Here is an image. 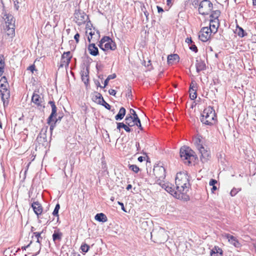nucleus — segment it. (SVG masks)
<instances>
[{
	"mask_svg": "<svg viewBox=\"0 0 256 256\" xmlns=\"http://www.w3.org/2000/svg\"><path fill=\"white\" fill-rule=\"evenodd\" d=\"M176 188L180 195L185 194L190 187L188 176L186 172H180L175 178Z\"/></svg>",
	"mask_w": 256,
	"mask_h": 256,
	"instance_id": "nucleus-1",
	"label": "nucleus"
},
{
	"mask_svg": "<svg viewBox=\"0 0 256 256\" xmlns=\"http://www.w3.org/2000/svg\"><path fill=\"white\" fill-rule=\"evenodd\" d=\"M201 122L208 126L214 124L216 122L214 110L211 106L206 108L202 114Z\"/></svg>",
	"mask_w": 256,
	"mask_h": 256,
	"instance_id": "nucleus-2",
	"label": "nucleus"
},
{
	"mask_svg": "<svg viewBox=\"0 0 256 256\" xmlns=\"http://www.w3.org/2000/svg\"><path fill=\"white\" fill-rule=\"evenodd\" d=\"M180 157L185 164H190L196 159L194 152L189 147L184 146L180 149Z\"/></svg>",
	"mask_w": 256,
	"mask_h": 256,
	"instance_id": "nucleus-3",
	"label": "nucleus"
},
{
	"mask_svg": "<svg viewBox=\"0 0 256 256\" xmlns=\"http://www.w3.org/2000/svg\"><path fill=\"white\" fill-rule=\"evenodd\" d=\"M98 46L100 49L104 51L108 50H114L116 48V44L108 36H105L100 40Z\"/></svg>",
	"mask_w": 256,
	"mask_h": 256,
	"instance_id": "nucleus-4",
	"label": "nucleus"
},
{
	"mask_svg": "<svg viewBox=\"0 0 256 256\" xmlns=\"http://www.w3.org/2000/svg\"><path fill=\"white\" fill-rule=\"evenodd\" d=\"M8 86V83L0 84V96L4 107L8 105V99L10 97V92L7 88Z\"/></svg>",
	"mask_w": 256,
	"mask_h": 256,
	"instance_id": "nucleus-5",
	"label": "nucleus"
},
{
	"mask_svg": "<svg viewBox=\"0 0 256 256\" xmlns=\"http://www.w3.org/2000/svg\"><path fill=\"white\" fill-rule=\"evenodd\" d=\"M213 8L212 4L208 0H202L198 7V12L200 14L207 15L212 11Z\"/></svg>",
	"mask_w": 256,
	"mask_h": 256,
	"instance_id": "nucleus-6",
	"label": "nucleus"
},
{
	"mask_svg": "<svg viewBox=\"0 0 256 256\" xmlns=\"http://www.w3.org/2000/svg\"><path fill=\"white\" fill-rule=\"evenodd\" d=\"M153 172L156 178H158L156 183L161 184L162 180L164 179L166 177L165 168L161 166H154Z\"/></svg>",
	"mask_w": 256,
	"mask_h": 256,
	"instance_id": "nucleus-7",
	"label": "nucleus"
},
{
	"mask_svg": "<svg viewBox=\"0 0 256 256\" xmlns=\"http://www.w3.org/2000/svg\"><path fill=\"white\" fill-rule=\"evenodd\" d=\"M162 188L164 189L168 192L170 194L174 196L176 198H182V196H180L178 190L172 187V184L170 183H164L161 182V184H160Z\"/></svg>",
	"mask_w": 256,
	"mask_h": 256,
	"instance_id": "nucleus-8",
	"label": "nucleus"
},
{
	"mask_svg": "<svg viewBox=\"0 0 256 256\" xmlns=\"http://www.w3.org/2000/svg\"><path fill=\"white\" fill-rule=\"evenodd\" d=\"M32 102L35 104L39 110L44 108L43 98L36 92H34L32 98Z\"/></svg>",
	"mask_w": 256,
	"mask_h": 256,
	"instance_id": "nucleus-9",
	"label": "nucleus"
},
{
	"mask_svg": "<svg viewBox=\"0 0 256 256\" xmlns=\"http://www.w3.org/2000/svg\"><path fill=\"white\" fill-rule=\"evenodd\" d=\"M212 30L208 27L202 28L199 32V39L204 42H207L210 38Z\"/></svg>",
	"mask_w": 256,
	"mask_h": 256,
	"instance_id": "nucleus-10",
	"label": "nucleus"
},
{
	"mask_svg": "<svg viewBox=\"0 0 256 256\" xmlns=\"http://www.w3.org/2000/svg\"><path fill=\"white\" fill-rule=\"evenodd\" d=\"M72 57L70 52H64L62 56L59 68L68 67Z\"/></svg>",
	"mask_w": 256,
	"mask_h": 256,
	"instance_id": "nucleus-11",
	"label": "nucleus"
},
{
	"mask_svg": "<svg viewBox=\"0 0 256 256\" xmlns=\"http://www.w3.org/2000/svg\"><path fill=\"white\" fill-rule=\"evenodd\" d=\"M88 18V16L83 12H78L74 14V20L78 26L84 24Z\"/></svg>",
	"mask_w": 256,
	"mask_h": 256,
	"instance_id": "nucleus-12",
	"label": "nucleus"
},
{
	"mask_svg": "<svg viewBox=\"0 0 256 256\" xmlns=\"http://www.w3.org/2000/svg\"><path fill=\"white\" fill-rule=\"evenodd\" d=\"M200 154V159L203 162H206L210 157V152L204 146L198 149Z\"/></svg>",
	"mask_w": 256,
	"mask_h": 256,
	"instance_id": "nucleus-13",
	"label": "nucleus"
},
{
	"mask_svg": "<svg viewBox=\"0 0 256 256\" xmlns=\"http://www.w3.org/2000/svg\"><path fill=\"white\" fill-rule=\"evenodd\" d=\"M125 122L129 127H132L136 125L140 130L142 129L140 121V123L137 122V120H134V118L132 116H126Z\"/></svg>",
	"mask_w": 256,
	"mask_h": 256,
	"instance_id": "nucleus-14",
	"label": "nucleus"
},
{
	"mask_svg": "<svg viewBox=\"0 0 256 256\" xmlns=\"http://www.w3.org/2000/svg\"><path fill=\"white\" fill-rule=\"evenodd\" d=\"M2 14L6 26H15V20L14 16L9 14H7L5 10H3Z\"/></svg>",
	"mask_w": 256,
	"mask_h": 256,
	"instance_id": "nucleus-15",
	"label": "nucleus"
},
{
	"mask_svg": "<svg viewBox=\"0 0 256 256\" xmlns=\"http://www.w3.org/2000/svg\"><path fill=\"white\" fill-rule=\"evenodd\" d=\"M223 236L228 239V242L236 248L240 247L241 244L236 237L228 234H225Z\"/></svg>",
	"mask_w": 256,
	"mask_h": 256,
	"instance_id": "nucleus-16",
	"label": "nucleus"
},
{
	"mask_svg": "<svg viewBox=\"0 0 256 256\" xmlns=\"http://www.w3.org/2000/svg\"><path fill=\"white\" fill-rule=\"evenodd\" d=\"M48 104L52 107V113L48 119V123L50 124L51 122H53L54 120H53V118L56 116L57 108L54 101H50Z\"/></svg>",
	"mask_w": 256,
	"mask_h": 256,
	"instance_id": "nucleus-17",
	"label": "nucleus"
},
{
	"mask_svg": "<svg viewBox=\"0 0 256 256\" xmlns=\"http://www.w3.org/2000/svg\"><path fill=\"white\" fill-rule=\"evenodd\" d=\"M32 207L34 213L38 218L39 216L42 214L43 210L42 205L38 202H35L32 204Z\"/></svg>",
	"mask_w": 256,
	"mask_h": 256,
	"instance_id": "nucleus-18",
	"label": "nucleus"
},
{
	"mask_svg": "<svg viewBox=\"0 0 256 256\" xmlns=\"http://www.w3.org/2000/svg\"><path fill=\"white\" fill-rule=\"evenodd\" d=\"M48 126L42 129L41 132L37 137V140L38 142L42 143L46 142V132H47Z\"/></svg>",
	"mask_w": 256,
	"mask_h": 256,
	"instance_id": "nucleus-19",
	"label": "nucleus"
},
{
	"mask_svg": "<svg viewBox=\"0 0 256 256\" xmlns=\"http://www.w3.org/2000/svg\"><path fill=\"white\" fill-rule=\"evenodd\" d=\"M88 50L90 54L93 56H98V48L94 44H89L88 46Z\"/></svg>",
	"mask_w": 256,
	"mask_h": 256,
	"instance_id": "nucleus-20",
	"label": "nucleus"
},
{
	"mask_svg": "<svg viewBox=\"0 0 256 256\" xmlns=\"http://www.w3.org/2000/svg\"><path fill=\"white\" fill-rule=\"evenodd\" d=\"M193 142L196 147L197 149L201 147L202 146H204V140L200 136H197L194 137L193 139Z\"/></svg>",
	"mask_w": 256,
	"mask_h": 256,
	"instance_id": "nucleus-21",
	"label": "nucleus"
},
{
	"mask_svg": "<svg viewBox=\"0 0 256 256\" xmlns=\"http://www.w3.org/2000/svg\"><path fill=\"white\" fill-rule=\"evenodd\" d=\"M179 59V56L177 54H170L168 56V62L169 64H172L178 62Z\"/></svg>",
	"mask_w": 256,
	"mask_h": 256,
	"instance_id": "nucleus-22",
	"label": "nucleus"
},
{
	"mask_svg": "<svg viewBox=\"0 0 256 256\" xmlns=\"http://www.w3.org/2000/svg\"><path fill=\"white\" fill-rule=\"evenodd\" d=\"M6 34L10 38H12L15 34V26H6Z\"/></svg>",
	"mask_w": 256,
	"mask_h": 256,
	"instance_id": "nucleus-23",
	"label": "nucleus"
},
{
	"mask_svg": "<svg viewBox=\"0 0 256 256\" xmlns=\"http://www.w3.org/2000/svg\"><path fill=\"white\" fill-rule=\"evenodd\" d=\"M218 27V21L210 20V27L208 28H210L212 30V33H216L217 32V28Z\"/></svg>",
	"mask_w": 256,
	"mask_h": 256,
	"instance_id": "nucleus-24",
	"label": "nucleus"
},
{
	"mask_svg": "<svg viewBox=\"0 0 256 256\" xmlns=\"http://www.w3.org/2000/svg\"><path fill=\"white\" fill-rule=\"evenodd\" d=\"M222 254V250L218 247L215 246L210 251L211 256H221Z\"/></svg>",
	"mask_w": 256,
	"mask_h": 256,
	"instance_id": "nucleus-25",
	"label": "nucleus"
},
{
	"mask_svg": "<svg viewBox=\"0 0 256 256\" xmlns=\"http://www.w3.org/2000/svg\"><path fill=\"white\" fill-rule=\"evenodd\" d=\"M95 220L100 222H106L108 220L106 216L103 213L98 214L96 215Z\"/></svg>",
	"mask_w": 256,
	"mask_h": 256,
	"instance_id": "nucleus-26",
	"label": "nucleus"
},
{
	"mask_svg": "<svg viewBox=\"0 0 256 256\" xmlns=\"http://www.w3.org/2000/svg\"><path fill=\"white\" fill-rule=\"evenodd\" d=\"M196 67L198 72L203 70L206 68V64L202 60H196Z\"/></svg>",
	"mask_w": 256,
	"mask_h": 256,
	"instance_id": "nucleus-27",
	"label": "nucleus"
},
{
	"mask_svg": "<svg viewBox=\"0 0 256 256\" xmlns=\"http://www.w3.org/2000/svg\"><path fill=\"white\" fill-rule=\"evenodd\" d=\"M126 114V109L122 107L118 112V114L115 116V119L116 120H122Z\"/></svg>",
	"mask_w": 256,
	"mask_h": 256,
	"instance_id": "nucleus-28",
	"label": "nucleus"
},
{
	"mask_svg": "<svg viewBox=\"0 0 256 256\" xmlns=\"http://www.w3.org/2000/svg\"><path fill=\"white\" fill-rule=\"evenodd\" d=\"M121 128H124L126 132H131V129L126 124H124L123 122H117V129L120 132Z\"/></svg>",
	"mask_w": 256,
	"mask_h": 256,
	"instance_id": "nucleus-29",
	"label": "nucleus"
},
{
	"mask_svg": "<svg viewBox=\"0 0 256 256\" xmlns=\"http://www.w3.org/2000/svg\"><path fill=\"white\" fill-rule=\"evenodd\" d=\"M42 232H43V231H42L40 232H34V234L37 238L36 242H38V248H39V250H38V252L36 253V255L38 254L40 251V239L42 238L41 236V234L42 233Z\"/></svg>",
	"mask_w": 256,
	"mask_h": 256,
	"instance_id": "nucleus-30",
	"label": "nucleus"
},
{
	"mask_svg": "<svg viewBox=\"0 0 256 256\" xmlns=\"http://www.w3.org/2000/svg\"><path fill=\"white\" fill-rule=\"evenodd\" d=\"M62 234L61 232L54 231L52 234V239L54 241L60 240L62 238Z\"/></svg>",
	"mask_w": 256,
	"mask_h": 256,
	"instance_id": "nucleus-31",
	"label": "nucleus"
},
{
	"mask_svg": "<svg viewBox=\"0 0 256 256\" xmlns=\"http://www.w3.org/2000/svg\"><path fill=\"white\" fill-rule=\"evenodd\" d=\"M220 11L219 10H215L212 12V14L210 15V17L212 18L211 20H214L216 21H218V18L220 16Z\"/></svg>",
	"mask_w": 256,
	"mask_h": 256,
	"instance_id": "nucleus-32",
	"label": "nucleus"
},
{
	"mask_svg": "<svg viewBox=\"0 0 256 256\" xmlns=\"http://www.w3.org/2000/svg\"><path fill=\"white\" fill-rule=\"evenodd\" d=\"M236 30L238 35L241 38H243L246 35V33L245 32L244 30L240 27H238Z\"/></svg>",
	"mask_w": 256,
	"mask_h": 256,
	"instance_id": "nucleus-33",
	"label": "nucleus"
},
{
	"mask_svg": "<svg viewBox=\"0 0 256 256\" xmlns=\"http://www.w3.org/2000/svg\"><path fill=\"white\" fill-rule=\"evenodd\" d=\"M4 61L3 59V57L0 56V76H1L4 73Z\"/></svg>",
	"mask_w": 256,
	"mask_h": 256,
	"instance_id": "nucleus-34",
	"label": "nucleus"
},
{
	"mask_svg": "<svg viewBox=\"0 0 256 256\" xmlns=\"http://www.w3.org/2000/svg\"><path fill=\"white\" fill-rule=\"evenodd\" d=\"M130 114L128 116H132L134 118V120H137V122L140 123V118H138V115L136 114L135 110L132 108L130 109Z\"/></svg>",
	"mask_w": 256,
	"mask_h": 256,
	"instance_id": "nucleus-35",
	"label": "nucleus"
},
{
	"mask_svg": "<svg viewBox=\"0 0 256 256\" xmlns=\"http://www.w3.org/2000/svg\"><path fill=\"white\" fill-rule=\"evenodd\" d=\"M190 97L191 100H194L196 98V89H192V90H189Z\"/></svg>",
	"mask_w": 256,
	"mask_h": 256,
	"instance_id": "nucleus-36",
	"label": "nucleus"
},
{
	"mask_svg": "<svg viewBox=\"0 0 256 256\" xmlns=\"http://www.w3.org/2000/svg\"><path fill=\"white\" fill-rule=\"evenodd\" d=\"M128 166H129V168L130 170H132V171H133L135 173H138V171L140 170L139 168L136 165L131 164V165H129Z\"/></svg>",
	"mask_w": 256,
	"mask_h": 256,
	"instance_id": "nucleus-37",
	"label": "nucleus"
},
{
	"mask_svg": "<svg viewBox=\"0 0 256 256\" xmlns=\"http://www.w3.org/2000/svg\"><path fill=\"white\" fill-rule=\"evenodd\" d=\"M90 246L86 244H83L80 246L81 250L84 252H86L89 250Z\"/></svg>",
	"mask_w": 256,
	"mask_h": 256,
	"instance_id": "nucleus-38",
	"label": "nucleus"
},
{
	"mask_svg": "<svg viewBox=\"0 0 256 256\" xmlns=\"http://www.w3.org/2000/svg\"><path fill=\"white\" fill-rule=\"evenodd\" d=\"M60 208V206L59 204H58L56 206L54 210L52 212V214L54 216H56L58 217V210H59Z\"/></svg>",
	"mask_w": 256,
	"mask_h": 256,
	"instance_id": "nucleus-39",
	"label": "nucleus"
},
{
	"mask_svg": "<svg viewBox=\"0 0 256 256\" xmlns=\"http://www.w3.org/2000/svg\"><path fill=\"white\" fill-rule=\"evenodd\" d=\"M240 190H241L240 188H234L230 191V194L231 195V196H236V194L238 192H240Z\"/></svg>",
	"mask_w": 256,
	"mask_h": 256,
	"instance_id": "nucleus-40",
	"label": "nucleus"
},
{
	"mask_svg": "<svg viewBox=\"0 0 256 256\" xmlns=\"http://www.w3.org/2000/svg\"><path fill=\"white\" fill-rule=\"evenodd\" d=\"M102 106H104L106 109L110 110L111 108L110 106L106 102L104 101V100L102 97Z\"/></svg>",
	"mask_w": 256,
	"mask_h": 256,
	"instance_id": "nucleus-41",
	"label": "nucleus"
},
{
	"mask_svg": "<svg viewBox=\"0 0 256 256\" xmlns=\"http://www.w3.org/2000/svg\"><path fill=\"white\" fill-rule=\"evenodd\" d=\"M54 123H52V122H50V124H49L50 125V130L51 134H52V130H53L54 128V127L56 126V123L57 120H54Z\"/></svg>",
	"mask_w": 256,
	"mask_h": 256,
	"instance_id": "nucleus-42",
	"label": "nucleus"
},
{
	"mask_svg": "<svg viewBox=\"0 0 256 256\" xmlns=\"http://www.w3.org/2000/svg\"><path fill=\"white\" fill-rule=\"evenodd\" d=\"M189 46L190 48L194 52H198V48L194 44L192 43Z\"/></svg>",
	"mask_w": 256,
	"mask_h": 256,
	"instance_id": "nucleus-43",
	"label": "nucleus"
},
{
	"mask_svg": "<svg viewBox=\"0 0 256 256\" xmlns=\"http://www.w3.org/2000/svg\"><path fill=\"white\" fill-rule=\"evenodd\" d=\"M192 89H196V84L195 82H192L190 84L189 90H192Z\"/></svg>",
	"mask_w": 256,
	"mask_h": 256,
	"instance_id": "nucleus-44",
	"label": "nucleus"
},
{
	"mask_svg": "<svg viewBox=\"0 0 256 256\" xmlns=\"http://www.w3.org/2000/svg\"><path fill=\"white\" fill-rule=\"evenodd\" d=\"M86 34H88V36H92L94 34V32H92V29L90 28L89 30H86Z\"/></svg>",
	"mask_w": 256,
	"mask_h": 256,
	"instance_id": "nucleus-45",
	"label": "nucleus"
},
{
	"mask_svg": "<svg viewBox=\"0 0 256 256\" xmlns=\"http://www.w3.org/2000/svg\"><path fill=\"white\" fill-rule=\"evenodd\" d=\"M13 2H14V8L16 10H18V8H19V6L18 5V0H13Z\"/></svg>",
	"mask_w": 256,
	"mask_h": 256,
	"instance_id": "nucleus-46",
	"label": "nucleus"
},
{
	"mask_svg": "<svg viewBox=\"0 0 256 256\" xmlns=\"http://www.w3.org/2000/svg\"><path fill=\"white\" fill-rule=\"evenodd\" d=\"M217 183V181L214 179H211L210 181V185L211 186H215Z\"/></svg>",
	"mask_w": 256,
	"mask_h": 256,
	"instance_id": "nucleus-47",
	"label": "nucleus"
},
{
	"mask_svg": "<svg viewBox=\"0 0 256 256\" xmlns=\"http://www.w3.org/2000/svg\"><path fill=\"white\" fill-rule=\"evenodd\" d=\"M28 70L31 71L32 72L35 70V66L32 64L28 67Z\"/></svg>",
	"mask_w": 256,
	"mask_h": 256,
	"instance_id": "nucleus-48",
	"label": "nucleus"
},
{
	"mask_svg": "<svg viewBox=\"0 0 256 256\" xmlns=\"http://www.w3.org/2000/svg\"><path fill=\"white\" fill-rule=\"evenodd\" d=\"M136 151L138 152H140V148L139 142H136Z\"/></svg>",
	"mask_w": 256,
	"mask_h": 256,
	"instance_id": "nucleus-49",
	"label": "nucleus"
},
{
	"mask_svg": "<svg viewBox=\"0 0 256 256\" xmlns=\"http://www.w3.org/2000/svg\"><path fill=\"white\" fill-rule=\"evenodd\" d=\"M108 92H109L110 94L112 95V96H114L116 94V91L114 90V89H110L108 90Z\"/></svg>",
	"mask_w": 256,
	"mask_h": 256,
	"instance_id": "nucleus-50",
	"label": "nucleus"
},
{
	"mask_svg": "<svg viewBox=\"0 0 256 256\" xmlns=\"http://www.w3.org/2000/svg\"><path fill=\"white\" fill-rule=\"evenodd\" d=\"M186 42H187L189 44V46L192 43H193V42L191 38H188L186 40Z\"/></svg>",
	"mask_w": 256,
	"mask_h": 256,
	"instance_id": "nucleus-51",
	"label": "nucleus"
},
{
	"mask_svg": "<svg viewBox=\"0 0 256 256\" xmlns=\"http://www.w3.org/2000/svg\"><path fill=\"white\" fill-rule=\"evenodd\" d=\"M79 38L80 34L78 33L76 34L74 36V38L76 40V43H78L79 42Z\"/></svg>",
	"mask_w": 256,
	"mask_h": 256,
	"instance_id": "nucleus-52",
	"label": "nucleus"
},
{
	"mask_svg": "<svg viewBox=\"0 0 256 256\" xmlns=\"http://www.w3.org/2000/svg\"><path fill=\"white\" fill-rule=\"evenodd\" d=\"M109 80H110L108 79V78H106V80H104V86H103V88H105L108 85ZM98 86L102 88V86H100V84H98Z\"/></svg>",
	"mask_w": 256,
	"mask_h": 256,
	"instance_id": "nucleus-53",
	"label": "nucleus"
},
{
	"mask_svg": "<svg viewBox=\"0 0 256 256\" xmlns=\"http://www.w3.org/2000/svg\"><path fill=\"white\" fill-rule=\"evenodd\" d=\"M1 83H8L6 81V78L5 76L2 78L1 80H0V84Z\"/></svg>",
	"mask_w": 256,
	"mask_h": 256,
	"instance_id": "nucleus-54",
	"label": "nucleus"
},
{
	"mask_svg": "<svg viewBox=\"0 0 256 256\" xmlns=\"http://www.w3.org/2000/svg\"><path fill=\"white\" fill-rule=\"evenodd\" d=\"M116 78V74H111V75H109L108 76L107 78H108V79L110 80H112V79H114Z\"/></svg>",
	"mask_w": 256,
	"mask_h": 256,
	"instance_id": "nucleus-55",
	"label": "nucleus"
},
{
	"mask_svg": "<svg viewBox=\"0 0 256 256\" xmlns=\"http://www.w3.org/2000/svg\"><path fill=\"white\" fill-rule=\"evenodd\" d=\"M118 204L121 206L122 210H124V212H126V210H125L124 207V204L122 202H118Z\"/></svg>",
	"mask_w": 256,
	"mask_h": 256,
	"instance_id": "nucleus-56",
	"label": "nucleus"
},
{
	"mask_svg": "<svg viewBox=\"0 0 256 256\" xmlns=\"http://www.w3.org/2000/svg\"><path fill=\"white\" fill-rule=\"evenodd\" d=\"M82 80L84 82V84H86V83L87 82H88V78H87V76H85V77H83V76H82Z\"/></svg>",
	"mask_w": 256,
	"mask_h": 256,
	"instance_id": "nucleus-57",
	"label": "nucleus"
},
{
	"mask_svg": "<svg viewBox=\"0 0 256 256\" xmlns=\"http://www.w3.org/2000/svg\"><path fill=\"white\" fill-rule=\"evenodd\" d=\"M156 8H157L158 12V13L162 12H164V10L162 9V8H161V7H160L159 6H157Z\"/></svg>",
	"mask_w": 256,
	"mask_h": 256,
	"instance_id": "nucleus-58",
	"label": "nucleus"
},
{
	"mask_svg": "<svg viewBox=\"0 0 256 256\" xmlns=\"http://www.w3.org/2000/svg\"><path fill=\"white\" fill-rule=\"evenodd\" d=\"M145 160V157L144 156H140L138 158V160L140 162H143L144 160Z\"/></svg>",
	"mask_w": 256,
	"mask_h": 256,
	"instance_id": "nucleus-59",
	"label": "nucleus"
},
{
	"mask_svg": "<svg viewBox=\"0 0 256 256\" xmlns=\"http://www.w3.org/2000/svg\"><path fill=\"white\" fill-rule=\"evenodd\" d=\"M166 4L168 6H172V0H166Z\"/></svg>",
	"mask_w": 256,
	"mask_h": 256,
	"instance_id": "nucleus-60",
	"label": "nucleus"
},
{
	"mask_svg": "<svg viewBox=\"0 0 256 256\" xmlns=\"http://www.w3.org/2000/svg\"><path fill=\"white\" fill-rule=\"evenodd\" d=\"M217 189L216 186H213L212 188L211 189L212 192H214Z\"/></svg>",
	"mask_w": 256,
	"mask_h": 256,
	"instance_id": "nucleus-61",
	"label": "nucleus"
},
{
	"mask_svg": "<svg viewBox=\"0 0 256 256\" xmlns=\"http://www.w3.org/2000/svg\"><path fill=\"white\" fill-rule=\"evenodd\" d=\"M31 243H32V242H30V243L28 246H22V248L23 250H26V248H28L30 246V244Z\"/></svg>",
	"mask_w": 256,
	"mask_h": 256,
	"instance_id": "nucleus-62",
	"label": "nucleus"
},
{
	"mask_svg": "<svg viewBox=\"0 0 256 256\" xmlns=\"http://www.w3.org/2000/svg\"><path fill=\"white\" fill-rule=\"evenodd\" d=\"M132 188V186L131 184H128V185L127 186H126V189L127 190H130V189H131V188Z\"/></svg>",
	"mask_w": 256,
	"mask_h": 256,
	"instance_id": "nucleus-63",
	"label": "nucleus"
},
{
	"mask_svg": "<svg viewBox=\"0 0 256 256\" xmlns=\"http://www.w3.org/2000/svg\"><path fill=\"white\" fill-rule=\"evenodd\" d=\"M252 4L254 6H256V0H252Z\"/></svg>",
	"mask_w": 256,
	"mask_h": 256,
	"instance_id": "nucleus-64",
	"label": "nucleus"
}]
</instances>
